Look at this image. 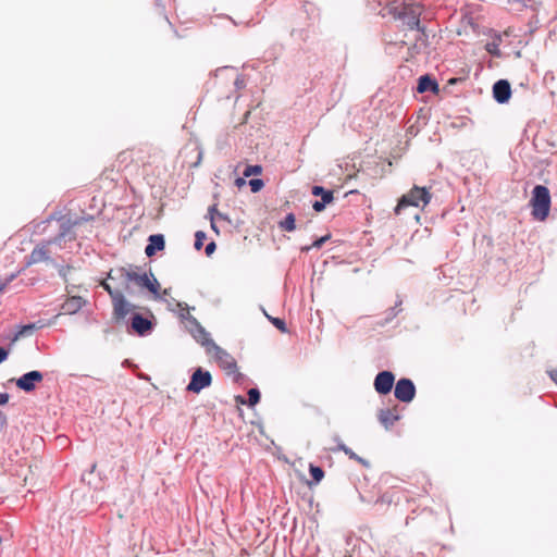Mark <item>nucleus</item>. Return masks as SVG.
Returning <instances> with one entry per match:
<instances>
[{"label":"nucleus","instance_id":"1","mask_svg":"<svg viewBox=\"0 0 557 557\" xmlns=\"http://www.w3.org/2000/svg\"><path fill=\"white\" fill-rule=\"evenodd\" d=\"M421 13L422 8L418 3H403L393 10L394 17L401 21L403 25H406L408 29H417L423 33L424 29L420 26Z\"/></svg>","mask_w":557,"mask_h":557},{"label":"nucleus","instance_id":"2","mask_svg":"<svg viewBox=\"0 0 557 557\" xmlns=\"http://www.w3.org/2000/svg\"><path fill=\"white\" fill-rule=\"evenodd\" d=\"M532 215L539 221H544L550 209V194L546 186L535 185L531 197Z\"/></svg>","mask_w":557,"mask_h":557},{"label":"nucleus","instance_id":"3","mask_svg":"<svg viewBox=\"0 0 557 557\" xmlns=\"http://www.w3.org/2000/svg\"><path fill=\"white\" fill-rule=\"evenodd\" d=\"M431 201V193L426 187L413 186L408 193L401 196L396 208L395 213L399 214L401 209L412 206L416 208H424Z\"/></svg>","mask_w":557,"mask_h":557},{"label":"nucleus","instance_id":"4","mask_svg":"<svg viewBox=\"0 0 557 557\" xmlns=\"http://www.w3.org/2000/svg\"><path fill=\"white\" fill-rule=\"evenodd\" d=\"M187 329L196 342L206 348V351L212 347V344H215L210 337V333L206 331L195 317L188 318Z\"/></svg>","mask_w":557,"mask_h":557},{"label":"nucleus","instance_id":"5","mask_svg":"<svg viewBox=\"0 0 557 557\" xmlns=\"http://www.w3.org/2000/svg\"><path fill=\"white\" fill-rule=\"evenodd\" d=\"M212 383V375L209 371L203 370L202 368H197L191 376L190 381L186 387L188 392L191 393H200L203 388L209 387Z\"/></svg>","mask_w":557,"mask_h":557},{"label":"nucleus","instance_id":"6","mask_svg":"<svg viewBox=\"0 0 557 557\" xmlns=\"http://www.w3.org/2000/svg\"><path fill=\"white\" fill-rule=\"evenodd\" d=\"M213 354L214 359L221 368L228 372H235L237 370L236 360L222 347L216 344H212V347L207 351Z\"/></svg>","mask_w":557,"mask_h":557},{"label":"nucleus","instance_id":"7","mask_svg":"<svg viewBox=\"0 0 557 557\" xmlns=\"http://www.w3.org/2000/svg\"><path fill=\"white\" fill-rule=\"evenodd\" d=\"M395 397L401 403H410L416 396V386L410 379H399L394 389Z\"/></svg>","mask_w":557,"mask_h":557},{"label":"nucleus","instance_id":"8","mask_svg":"<svg viewBox=\"0 0 557 557\" xmlns=\"http://www.w3.org/2000/svg\"><path fill=\"white\" fill-rule=\"evenodd\" d=\"M153 322L151 319L144 317L140 313H134L131 317V330L138 336H146L153 330Z\"/></svg>","mask_w":557,"mask_h":557},{"label":"nucleus","instance_id":"9","mask_svg":"<svg viewBox=\"0 0 557 557\" xmlns=\"http://www.w3.org/2000/svg\"><path fill=\"white\" fill-rule=\"evenodd\" d=\"M44 379V375L40 371L33 370L29 372L24 373L22 376H20L15 384L16 386L26 392L30 393L36 388V384L40 383Z\"/></svg>","mask_w":557,"mask_h":557},{"label":"nucleus","instance_id":"10","mask_svg":"<svg viewBox=\"0 0 557 557\" xmlns=\"http://www.w3.org/2000/svg\"><path fill=\"white\" fill-rule=\"evenodd\" d=\"M395 382V375L391 371H381L376 374L373 386L377 394L386 395L388 394Z\"/></svg>","mask_w":557,"mask_h":557},{"label":"nucleus","instance_id":"11","mask_svg":"<svg viewBox=\"0 0 557 557\" xmlns=\"http://www.w3.org/2000/svg\"><path fill=\"white\" fill-rule=\"evenodd\" d=\"M311 193L313 196L321 197V200H315L312 203V209L315 212H322L325 209V207L332 203L334 200L333 190L325 189L322 186L314 185L311 189Z\"/></svg>","mask_w":557,"mask_h":557},{"label":"nucleus","instance_id":"12","mask_svg":"<svg viewBox=\"0 0 557 557\" xmlns=\"http://www.w3.org/2000/svg\"><path fill=\"white\" fill-rule=\"evenodd\" d=\"M511 97V86L507 79H499L493 85V98L496 102L504 104Z\"/></svg>","mask_w":557,"mask_h":557},{"label":"nucleus","instance_id":"13","mask_svg":"<svg viewBox=\"0 0 557 557\" xmlns=\"http://www.w3.org/2000/svg\"><path fill=\"white\" fill-rule=\"evenodd\" d=\"M112 305H113V315L117 321L125 319V317L131 312V310L133 308H135L134 305H132L125 298L123 293L121 295H117V297L112 300Z\"/></svg>","mask_w":557,"mask_h":557},{"label":"nucleus","instance_id":"14","mask_svg":"<svg viewBox=\"0 0 557 557\" xmlns=\"http://www.w3.org/2000/svg\"><path fill=\"white\" fill-rule=\"evenodd\" d=\"M165 247L164 236L162 234H153L148 238V244L145 248L147 257H152L157 251L163 250Z\"/></svg>","mask_w":557,"mask_h":557},{"label":"nucleus","instance_id":"15","mask_svg":"<svg viewBox=\"0 0 557 557\" xmlns=\"http://www.w3.org/2000/svg\"><path fill=\"white\" fill-rule=\"evenodd\" d=\"M79 223L78 220H75V221H72L70 219H62L61 221V224H60V230H59V233L58 235L51 239V240H48L47 244L50 245V244H61V242L71 234L72 232V228L77 225Z\"/></svg>","mask_w":557,"mask_h":557},{"label":"nucleus","instance_id":"16","mask_svg":"<svg viewBox=\"0 0 557 557\" xmlns=\"http://www.w3.org/2000/svg\"><path fill=\"white\" fill-rule=\"evenodd\" d=\"M377 419L386 430H389L395 424V422L400 419V416L398 414L396 408L380 409L377 413Z\"/></svg>","mask_w":557,"mask_h":557},{"label":"nucleus","instance_id":"17","mask_svg":"<svg viewBox=\"0 0 557 557\" xmlns=\"http://www.w3.org/2000/svg\"><path fill=\"white\" fill-rule=\"evenodd\" d=\"M47 246H48V244L35 247L33 249V251L29 253V256L27 257L26 264L30 265V264L39 263L41 261L50 260Z\"/></svg>","mask_w":557,"mask_h":557},{"label":"nucleus","instance_id":"18","mask_svg":"<svg viewBox=\"0 0 557 557\" xmlns=\"http://www.w3.org/2000/svg\"><path fill=\"white\" fill-rule=\"evenodd\" d=\"M84 299L81 296H72L67 298L61 306L62 313L64 314H74L78 312L83 305Z\"/></svg>","mask_w":557,"mask_h":557},{"label":"nucleus","instance_id":"19","mask_svg":"<svg viewBox=\"0 0 557 557\" xmlns=\"http://www.w3.org/2000/svg\"><path fill=\"white\" fill-rule=\"evenodd\" d=\"M121 275L125 278L127 282H134L136 285L143 287L144 284L147 283V277L149 276L147 273L139 274L135 271H128L125 269L120 270Z\"/></svg>","mask_w":557,"mask_h":557},{"label":"nucleus","instance_id":"20","mask_svg":"<svg viewBox=\"0 0 557 557\" xmlns=\"http://www.w3.org/2000/svg\"><path fill=\"white\" fill-rule=\"evenodd\" d=\"M438 85L435 79L430 77L429 75H422L419 77L417 90L419 92L425 91H435L437 90Z\"/></svg>","mask_w":557,"mask_h":557},{"label":"nucleus","instance_id":"21","mask_svg":"<svg viewBox=\"0 0 557 557\" xmlns=\"http://www.w3.org/2000/svg\"><path fill=\"white\" fill-rule=\"evenodd\" d=\"M334 441L337 442V449L345 453L350 459L357 460L360 463L368 466V461L363 458L359 457L356 453H354L348 446H346L338 436H335Z\"/></svg>","mask_w":557,"mask_h":557},{"label":"nucleus","instance_id":"22","mask_svg":"<svg viewBox=\"0 0 557 557\" xmlns=\"http://www.w3.org/2000/svg\"><path fill=\"white\" fill-rule=\"evenodd\" d=\"M296 219L293 213H288L283 221L278 223L281 230L286 232H293L296 230Z\"/></svg>","mask_w":557,"mask_h":557},{"label":"nucleus","instance_id":"23","mask_svg":"<svg viewBox=\"0 0 557 557\" xmlns=\"http://www.w3.org/2000/svg\"><path fill=\"white\" fill-rule=\"evenodd\" d=\"M152 280H150V277L148 276L147 277V283L144 284V288H147L150 293H152L156 297L159 296V288H160V285L158 283V281L153 277V274L150 273Z\"/></svg>","mask_w":557,"mask_h":557},{"label":"nucleus","instance_id":"24","mask_svg":"<svg viewBox=\"0 0 557 557\" xmlns=\"http://www.w3.org/2000/svg\"><path fill=\"white\" fill-rule=\"evenodd\" d=\"M309 472L314 483H319L324 478V471L319 466L311 463L309 467Z\"/></svg>","mask_w":557,"mask_h":557},{"label":"nucleus","instance_id":"25","mask_svg":"<svg viewBox=\"0 0 557 557\" xmlns=\"http://www.w3.org/2000/svg\"><path fill=\"white\" fill-rule=\"evenodd\" d=\"M401 301H399L398 304H396L395 307H392L389 309L386 310L385 312V318L383 319V321L379 322L381 325H385L387 323H389L394 318H396V315L399 313L400 310H397V306L400 305Z\"/></svg>","mask_w":557,"mask_h":557},{"label":"nucleus","instance_id":"26","mask_svg":"<svg viewBox=\"0 0 557 557\" xmlns=\"http://www.w3.org/2000/svg\"><path fill=\"white\" fill-rule=\"evenodd\" d=\"M330 239V235L322 236L317 238L311 246L302 247L301 250L308 252L311 248L320 249L327 240Z\"/></svg>","mask_w":557,"mask_h":557},{"label":"nucleus","instance_id":"27","mask_svg":"<svg viewBox=\"0 0 557 557\" xmlns=\"http://www.w3.org/2000/svg\"><path fill=\"white\" fill-rule=\"evenodd\" d=\"M247 395L248 406L253 407L260 401V392L258 388H250Z\"/></svg>","mask_w":557,"mask_h":557},{"label":"nucleus","instance_id":"28","mask_svg":"<svg viewBox=\"0 0 557 557\" xmlns=\"http://www.w3.org/2000/svg\"><path fill=\"white\" fill-rule=\"evenodd\" d=\"M177 307L180 308V318L186 322V327L188 326V318L193 317L189 313V307L185 302H177Z\"/></svg>","mask_w":557,"mask_h":557},{"label":"nucleus","instance_id":"29","mask_svg":"<svg viewBox=\"0 0 557 557\" xmlns=\"http://www.w3.org/2000/svg\"><path fill=\"white\" fill-rule=\"evenodd\" d=\"M267 318L269 319V321L276 327L281 332H286L287 329H286V323L284 320L280 319V318H273L269 314H267Z\"/></svg>","mask_w":557,"mask_h":557},{"label":"nucleus","instance_id":"30","mask_svg":"<svg viewBox=\"0 0 557 557\" xmlns=\"http://www.w3.org/2000/svg\"><path fill=\"white\" fill-rule=\"evenodd\" d=\"M249 186L252 193H258L264 186V182L261 178H251Z\"/></svg>","mask_w":557,"mask_h":557},{"label":"nucleus","instance_id":"31","mask_svg":"<svg viewBox=\"0 0 557 557\" xmlns=\"http://www.w3.org/2000/svg\"><path fill=\"white\" fill-rule=\"evenodd\" d=\"M262 168L260 165H247L244 170V176L249 177L253 174H260Z\"/></svg>","mask_w":557,"mask_h":557},{"label":"nucleus","instance_id":"32","mask_svg":"<svg viewBox=\"0 0 557 557\" xmlns=\"http://www.w3.org/2000/svg\"><path fill=\"white\" fill-rule=\"evenodd\" d=\"M206 239V233L202 231H197L195 234V248L197 250L201 249L203 246V240Z\"/></svg>","mask_w":557,"mask_h":557},{"label":"nucleus","instance_id":"33","mask_svg":"<svg viewBox=\"0 0 557 557\" xmlns=\"http://www.w3.org/2000/svg\"><path fill=\"white\" fill-rule=\"evenodd\" d=\"M103 289L109 294L111 297V300L115 299L117 295H121L122 292L116 288H112L107 282H103L102 284Z\"/></svg>","mask_w":557,"mask_h":557},{"label":"nucleus","instance_id":"34","mask_svg":"<svg viewBox=\"0 0 557 557\" xmlns=\"http://www.w3.org/2000/svg\"><path fill=\"white\" fill-rule=\"evenodd\" d=\"M35 329L36 325L33 323L23 325L18 333L16 334L15 338H17L18 336L30 335Z\"/></svg>","mask_w":557,"mask_h":557},{"label":"nucleus","instance_id":"35","mask_svg":"<svg viewBox=\"0 0 557 557\" xmlns=\"http://www.w3.org/2000/svg\"><path fill=\"white\" fill-rule=\"evenodd\" d=\"M213 212H216V206H211L208 210V213L210 215V220H211V228L216 233L219 234V230L216 227V224L214 222V215H213Z\"/></svg>","mask_w":557,"mask_h":557},{"label":"nucleus","instance_id":"36","mask_svg":"<svg viewBox=\"0 0 557 557\" xmlns=\"http://www.w3.org/2000/svg\"><path fill=\"white\" fill-rule=\"evenodd\" d=\"M246 78L244 75H237V77L234 81V86L236 89H243L246 87Z\"/></svg>","mask_w":557,"mask_h":557},{"label":"nucleus","instance_id":"37","mask_svg":"<svg viewBox=\"0 0 557 557\" xmlns=\"http://www.w3.org/2000/svg\"><path fill=\"white\" fill-rule=\"evenodd\" d=\"M58 273L59 275L66 282L67 281V272L71 270V267L66 265H58Z\"/></svg>","mask_w":557,"mask_h":557},{"label":"nucleus","instance_id":"38","mask_svg":"<svg viewBox=\"0 0 557 557\" xmlns=\"http://www.w3.org/2000/svg\"><path fill=\"white\" fill-rule=\"evenodd\" d=\"M215 248H216L215 243H214V242H210V243L206 246V249H205L206 255H207V256L212 255V253L214 252Z\"/></svg>","mask_w":557,"mask_h":557},{"label":"nucleus","instance_id":"39","mask_svg":"<svg viewBox=\"0 0 557 557\" xmlns=\"http://www.w3.org/2000/svg\"><path fill=\"white\" fill-rule=\"evenodd\" d=\"M9 357V350L4 347H0V363L5 361Z\"/></svg>","mask_w":557,"mask_h":557},{"label":"nucleus","instance_id":"40","mask_svg":"<svg viewBox=\"0 0 557 557\" xmlns=\"http://www.w3.org/2000/svg\"><path fill=\"white\" fill-rule=\"evenodd\" d=\"M487 51H488L490 53H492V54H495V55H498V54H499L498 47H497V45H495V44H492V45H491V44H488V45H487Z\"/></svg>","mask_w":557,"mask_h":557},{"label":"nucleus","instance_id":"41","mask_svg":"<svg viewBox=\"0 0 557 557\" xmlns=\"http://www.w3.org/2000/svg\"><path fill=\"white\" fill-rule=\"evenodd\" d=\"M213 215H214V220L218 218L220 220H224V221L231 222L230 218L226 214L221 213L218 210H216V212H213Z\"/></svg>","mask_w":557,"mask_h":557},{"label":"nucleus","instance_id":"42","mask_svg":"<svg viewBox=\"0 0 557 557\" xmlns=\"http://www.w3.org/2000/svg\"><path fill=\"white\" fill-rule=\"evenodd\" d=\"M9 398H10L9 394H7V393H1V394H0V406H3V405H5V404H8Z\"/></svg>","mask_w":557,"mask_h":557},{"label":"nucleus","instance_id":"43","mask_svg":"<svg viewBox=\"0 0 557 557\" xmlns=\"http://www.w3.org/2000/svg\"><path fill=\"white\" fill-rule=\"evenodd\" d=\"M244 184H245V180H244V178L238 177V178L236 180V185H237V186H242V185H244Z\"/></svg>","mask_w":557,"mask_h":557},{"label":"nucleus","instance_id":"44","mask_svg":"<svg viewBox=\"0 0 557 557\" xmlns=\"http://www.w3.org/2000/svg\"><path fill=\"white\" fill-rule=\"evenodd\" d=\"M550 377L557 384V371L550 372Z\"/></svg>","mask_w":557,"mask_h":557},{"label":"nucleus","instance_id":"45","mask_svg":"<svg viewBox=\"0 0 557 557\" xmlns=\"http://www.w3.org/2000/svg\"><path fill=\"white\" fill-rule=\"evenodd\" d=\"M376 502H382V503H384V502H391V500H389V499H387V498L385 497V495H383V496H382L380 499H377Z\"/></svg>","mask_w":557,"mask_h":557},{"label":"nucleus","instance_id":"46","mask_svg":"<svg viewBox=\"0 0 557 557\" xmlns=\"http://www.w3.org/2000/svg\"><path fill=\"white\" fill-rule=\"evenodd\" d=\"M242 376H243V374H242V373H238V374L236 375V382H239V379H240Z\"/></svg>","mask_w":557,"mask_h":557}]
</instances>
